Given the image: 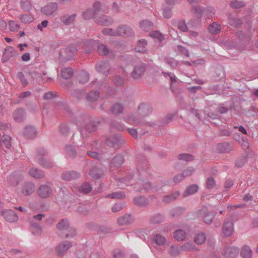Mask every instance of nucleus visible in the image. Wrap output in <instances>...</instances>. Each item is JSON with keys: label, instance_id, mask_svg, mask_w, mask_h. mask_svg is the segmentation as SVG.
Instances as JSON below:
<instances>
[{"label": "nucleus", "instance_id": "6e6552de", "mask_svg": "<svg viewBox=\"0 0 258 258\" xmlns=\"http://www.w3.org/2000/svg\"><path fill=\"white\" fill-rule=\"evenodd\" d=\"M77 50L75 47H68L61 50L60 55L62 58L69 59L74 55L77 52Z\"/></svg>", "mask_w": 258, "mask_h": 258}, {"label": "nucleus", "instance_id": "3c124183", "mask_svg": "<svg viewBox=\"0 0 258 258\" xmlns=\"http://www.w3.org/2000/svg\"><path fill=\"white\" fill-rule=\"evenodd\" d=\"M178 159L180 160L185 161L187 162L191 161L194 160V156L189 154L182 153L178 156Z\"/></svg>", "mask_w": 258, "mask_h": 258}, {"label": "nucleus", "instance_id": "473e14b6", "mask_svg": "<svg viewBox=\"0 0 258 258\" xmlns=\"http://www.w3.org/2000/svg\"><path fill=\"white\" fill-rule=\"evenodd\" d=\"M209 31L212 34H218L221 31V27L220 24L216 22H213L210 25L208 28Z\"/></svg>", "mask_w": 258, "mask_h": 258}, {"label": "nucleus", "instance_id": "f03ea898", "mask_svg": "<svg viewBox=\"0 0 258 258\" xmlns=\"http://www.w3.org/2000/svg\"><path fill=\"white\" fill-rule=\"evenodd\" d=\"M46 154L47 152L44 149H40L37 151V159L39 164L45 168H52L54 166L53 163L49 160L43 157Z\"/></svg>", "mask_w": 258, "mask_h": 258}, {"label": "nucleus", "instance_id": "f8f14e48", "mask_svg": "<svg viewBox=\"0 0 258 258\" xmlns=\"http://www.w3.org/2000/svg\"><path fill=\"white\" fill-rule=\"evenodd\" d=\"M116 29L117 36L125 35L126 36H131L134 34L133 30L126 25L120 26Z\"/></svg>", "mask_w": 258, "mask_h": 258}, {"label": "nucleus", "instance_id": "49530a36", "mask_svg": "<svg viewBox=\"0 0 258 258\" xmlns=\"http://www.w3.org/2000/svg\"><path fill=\"white\" fill-rule=\"evenodd\" d=\"M99 97V94L97 91H90L87 95V99L91 102L95 101Z\"/></svg>", "mask_w": 258, "mask_h": 258}, {"label": "nucleus", "instance_id": "13d9d810", "mask_svg": "<svg viewBox=\"0 0 258 258\" xmlns=\"http://www.w3.org/2000/svg\"><path fill=\"white\" fill-rule=\"evenodd\" d=\"M164 61L172 69H175L178 64L177 61L174 58H165Z\"/></svg>", "mask_w": 258, "mask_h": 258}, {"label": "nucleus", "instance_id": "7c9ffc66", "mask_svg": "<svg viewBox=\"0 0 258 258\" xmlns=\"http://www.w3.org/2000/svg\"><path fill=\"white\" fill-rule=\"evenodd\" d=\"M76 16V14L72 15H64L60 18V20L64 24L69 25L72 24L75 21Z\"/></svg>", "mask_w": 258, "mask_h": 258}, {"label": "nucleus", "instance_id": "5701e85b", "mask_svg": "<svg viewBox=\"0 0 258 258\" xmlns=\"http://www.w3.org/2000/svg\"><path fill=\"white\" fill-rule=\"evenodd\" d=\"M97 23L103 26H109L113 23L112 18L106 16H102L96 19Z\"/></svg>", "mask_w": 258, "mask_h": 258}, {"label": "nucleus", "instance_id": "e2e57ef3", "mask_svg": "<svg viewBox=\"0 0 258 258\" xmlns=\"http://www.w3.org/2000/svg\"><path fill=\"white\" fill-rule=\"evenodd\" d=\"M10 30L12 32H17L20 28V25L14 21H9Z\"/></svg>", "mask_w": 258, "mask_h": 258}, {"label": "nucleus", "instance_id": "338daca9", "mask_svg": "<svg viewBox=\"0 0 258 258\" xmlns=\"http://www.w3.org/2000/svg\"><path fill=\"white\" fill-rule=\"evenodd\" d=\"M111 126L118 131H122L124 130V126L122 124H120L119 122L115 121H112L111 122Z\"/></svg>", "mask_w": 258, "mask_h": 258}, {"label": "nucleus", "instance_id": "39448f33", "mask_svg": "<svg viewBox=\"0 0 258 258\" xmlns=\"http://www.w3.org/2000/svg\"><path fill=\"white\" fill-rule=\"evenodd\" d=\"M145 70V64L143 62H140L134 67V70L131 74V77L134 79H138L143 76Z\"/></svg>", "mask_w": 258, "mask_h": 258}, {"label": "nucleus", "instance_id": "37998d69", "mask_svg": "<svg viewBox=\"0 0 258 258\" xmlns=\"http://www.w3.org/2000/svg\"><path fill=\"white\" fill-rule=\"evenodd\" d=\"M97 52L100 55H106L109 53V50L106 45L101 44L98 46Z\"/></svg>", "mask_w": 258, "mask_h": 258}, {"label": "nucleus", "instance_id": "e433bc0d", "mask_svg": "<svg viewBox=\"0 0 258 258\" xmlns=\"http://www.w3.org/2000/svg\"><path fill=\"white\" fill-rule=\"evenodd\" d=\"M147 44V41L145 39L140 40L135 48L137 52H143L145 51V47Z\"/></svg>", "mask_w": 258, "mask_h": 258}, {"label": "nucleus", "instance_id": "4c0bfd02", "mask_svg": "<svg viewBox=\"0 0 258 258\" xmlns=\"http://www.w3.org/2000/svg\"><path fill=\"white\" fill-rule=\"evenodd\" d=\"M153 241L158 245L162 246L166 243V238L161 234H156L153 237Z\"/></svg>", "mask_w": 258, "mask_h": 258}, {"label": "nucleus", "instance_id": "5fc2aeb1", "mask_svg": "<svg viewBox=\"0 0 258 258\" xmlns=\"http://www.w3.org/2000/svg\"><path fill=\"white\" fill-rule=\"evenodd\" d=\"M79 190L84 194H87L91 191L92 187L89 183L85 182L80 187Z\"/></svg>", "mask_w": 258, "mask_h": 258}, {"label": "nucleus", "instance_id": "052dcab7", "mask_svg": "<svg viewBox=\"0 0 258 258\" xmlns=\"http://www.w3.org/2000/svg\"><path fill=\"white\" fill-rule=\"evenodd\" d=\"M32 232L33 234L39 235L42 232L41 227L36 223H33L31 224Z\"/></svg>", "mask_w": 258, "mask_h": 258}, {"label": "nucleus", "instance_id": "c756f323", "mask_svg": "<svg viewBox=\"0 0 258 258\" xmlns=\"http://www.w3.org/2000/svg\"><path fill=\"white\" fill-rule=\"evenodd\" d=\"M96 124L93 121L87 118L84 123V128L89 133L93 132L96 130Z\"/></svg>", "mask_w": 258, "mask_h": 258}, {"label": "nucleus", "instance_id": "4be33fe9", "mask_svg": "<svg viewBox=\"0 0 258 258\" xmlns=\"http://www.w3.org/2000/svg\"><path fill=\"white\" fill-rule=\"evenodd\" d=\"M240 256L242 258H252V251L248 246L244 245L241 247Z\"/></svg>", "mask_w": 258, "mask_h": 258}, {"label": "nucleus", "instance_id": "dca6fc26", "mask_svg": "<svg viewBox=\"0 0 258 258\" xmlns=\"http://www.w3.org/2000/svg\"><path fill=\"white\" fill-rule=\"evenodd\" d=\"M17 55V51L12 47L8 46L5 49L3 53L2 60L3 62H5L9 59L11 57Z\"/></svg>", "mask_w": 258, "mask_h": 258}, {"label": "nucleus", "instance_id": "a18cd8bd", "mask_svg": "<svg viewBox=\"0 0 258 258\" xmlns=\"http://www.w3.org/2000/svg\"><path fill=\"white\" fill-rule=\"evenodd\" d=\"M73 75V71L71 68H65L61 71V75L66 79H70Z\"/></svg>", "mask_w": 258, "mask_h": 258}, {"label": "nucleus", "instance_id": "a878e982", "mask_svg": "<svg viewBox=\"0 0 258 258\" xmlns=\"http://www.w3.org/2000/svg\"><path fill=\"white\" fill-rule=\"evenodd\" d=\"M36 134L37 131L33 126H27L24 129V135L28 138H33L36 136Z\"/></svg>", "mask_w": 258, "mask_h": 258}, {"label": "nucleus", "instance_id": "8fccbe9b", "mask_svg": "<svg viewBox=\"0 0 258 258\" xmlns=\"http://www.w3.org/2000/svg\"><path fill=\"white\" fill-rule=\"evenodd\" d=\"M70 131V128L66 123H62L59 128V134L63 136H67Z\"/></svg>", "mask_w": 258, "mask_h": 258}, {"label": "nucleus", "instance_id": "0eeeda50", "mask_svg": "<svg viewBox=\"0 0 258 258\" xmlns=\"http://www.w3.org/2000/svg\"><path fill=\"white\" fill-rule=\"evenodd\" d=\"M58 5L56 3H50L41 8V12L46 16L52 15L56 11Z\"/></svg>", "mask_w": 258, "mask_h": 258}, {"label": "nucleus", "instance_id": "20e7f679", "mask_svg": "<svg viewBox=\"0 0 258 258\" xmlns=\"http://www.w3.org/2000/svg\"><path fill=\"white\" fill-rule=\"evenodd\" d=\"M199 214L203 217L204 222L210 224L215 217V213L209 210L207 207H203L199 211Z\"/></svg>", "mask_w": 258, "mask_h": 258}, {"label": "nucleus", "instance_id": "de8ad7c7", "mask_svg": "<svg viewBox=\"0 0 258 258\" xmlns=\"http://www.w3.org/2000/svg\"><path fill=\"white\" fill-rule=\"evenodd\" d=\"M111 110L113 114H119L122 112L123 106L120 103H115L112 106Z\"/></svg>", "mask_w": 258, "mask_h": 258}, {"label": "nucleus", "instance_id": "f704fd0d", "mask_svg": "<svg viewBox=\"0 0 258 258\" xmlns=\"http://www.w3.org/2000/svg\"><path fill=\"white\" fill-rule=\"evenodd\" d=\"M132 222V219L130 215H126L124 216L119 217L117 219V223L120 225L128 224Z\"/></svg>", "mask_w": 258, "mask_h": 258}, {"label": "nucleus", "instance_id": "cd10ccee", "mask_svg": "<svg viewBox=\"0 0 258 258\" xmlns=\"http://www.w3.org/2000/svg\"><path fill=\"white\" fill-rule=\"evenodd\" d=\"M35 190V185L32 183H27L24 185L22 192L25 195H30Z\"/></svg>", "mask_w": 258, "mask_h": 258}, {"label": "nucleus", "instance_id": "f3484780", "mask_svg": "<svg viewBox=\"0 0 258 258\" xmlns=\"http://www.w3.org/2000/svg\"><path fill=\"white\" fill-rule=\"evenodd\" d=\"M138 111L141 115L146 116L151 113L152 108L149 104L142 103L138 106Z\"/></svg>", "mask_w": 258, "mask_h": 258}, {"label": "nucleus", "instance_id": "2f4dec72", "mask_svg": "<svg viewBox=\"0 0 258 258\" xmlns=\"http://www.w3.org/2000/svg\"><path fill=\"white\" fill-rule=\"evenodd\" d=\"M182 251H197L199 249L190 242H186L181 246Z\"/></svg>", "mask_w": 258, "mask_h": 258}, {"label": "nucleus", "instance_id": "c85d7f7f", "mask_svg": "<svg viewBox=\"0 0 258 258\" xmlns=\"http://www.w3.org/2000/svg\"><path fill=\"white\" fill-rule=\"evenodd\" d=\"M133 202L135 205L140 207H144L148 204V199L144 197L135 198Z\"/></svg>", "mask_w": 258, "mask_h": 258}, {"label": "nucleus", "instance_id": "6ab92c4d", "mask_svg": "<svg viewBox=\"0 0 258 258\" xmlns=\"http://www.w3.org/2000/svg\"><path fill=\"white\" fill-rule=\"evenodd\" d=\"M124 162V159L122 155H117L111 160L110 166L111 167H119Z\"/></svg>", "mask_w": 258, "mask_h": 258}, {"label": "nucleus", "instance_id": "c9c22d12", "mask_svg": "<svg viewBox=\"0 0 258 258\" xmlns=\"http://www.w3.org/2000/svg\"><path fill=\"white\" fill-rule=\"evenodd\" d=\"M206 239V234L203 232H201L195 235L194 241L196 244L201 245L205 242Z\"/></svg>", "mask_w": 258, "mask_h": 258}, {"label": "nucleus", "instance_id": "79ce46f5", "mask_svg": "<svg viewBox=\"0 0 258 258\" xmlns=\"http://www.w3.org/2000/svg\"><path fill=\"white\" fill-rule=\"evenodd\" d=\"M153 26V23L147 20H143L140 23V27L145 31H148L152 29Z\"/></svg>", "mask_w": 258, "mask_h": 258}, {"label": "nucleus", "instance_id": "7ed1b4c3", "mask_svg": "<svg viewBox=\"0 0 258 258\" xmlns=\"http://www.w3.org/2000/svg\"><path fill=\"white\" fill-rule=\"evenodd\" d=\"M106 143L108 146L115 149H118L125 143V140L120 135H115L106 139Z\"/></svg>", "mask_w": 258, "mask_h": 258}, {"label": "nucleus", "instance_id": "a211bd4d", "mask_svg": "<svg viewBox=\"0 0 258 258\" xmlns=\"http://www.w3.org/2000/svg\"><path fill=\"white\" fill-rule=\"evenodd\" d=\"M233 231V224L229 220H227L224 223L223 226V233L225 236L231 235Z\"/></svg>", "mask_w": 258, "mask_h": 258}, {"label": "nucleus", "instance_id": "58836bf2", "mask_svg": "<svg viewBox=\"0 0 258 258\" xmlns=\"http://www.w3.org/2000/svg\"><path fill=\"white\" fill-rule=\"evenodd\" d=\"M186 235L185 232L181 229L177 230L174 233V237L178 241L183 240L186 237Z\"/></svg>", "mask_w": 258, "mask_h": 258}, {"label": "nucleus", "instance_id": "c03bdc74", "mask_svg": "<svg viewBox=\"0 0 258 258\" xmlns=\"http://www.w3.org/2000/svg\"><path fill=\"white\" fill-rule=\"evenodd\" d=\"M185 211V209L183 207H177L172 209L170 213L172 217H178L181 215Z\"/></svg>", "mask_w": 258, "mask_h": 258}, {"label": "nucleus", "instance_id": "69168bd1", "mask_svg": "<svg viewBox=\"0 0 258 258\" xmlns=\"http://www.w3.org/2000/svg\"><path fill=\"white\" fill-rule=\"evenodd\" d=\"M216 185L215 180L213 177H209L206 181V187L208 189L213 188Z\"/></svg>", "mask_w": 258, "mask_h": 258}, {"label": "nucleus", "instance_id": "4d7b16f0", "mask_svg": "<svg viewBox=\"0 0 258 258\" xmlns=\"http://www.w3.org/2000/svg\"><path fill=\"white\" fill-rule=\"evenodd\" d=\"M65 151L66 154L70 157H73L76 155V152L74 147L71 145L66 146Z\"/></svg>", "mask_w": 258, "mask_h": 258}, {"label": "nucleus", "instance_id": "412c9836", "mask_svg": "<svg viewBox=\"0 0 258 258\" xmlns=\"http://www.w3.org/2000/svg\"><path fill=\"white\" fill-rule=\"evenodd\" d=\"M89 175L93 179L97 180L102 177L103 171L101 169L94 167L90 170Z\"/></svg>", "mask_w": 258, "mask_h": 258}, {"label": "nucleus", "instance_id": "774afa93", "mask_svg": "<svg viewBox=\"0 0 258 258\" xmlns=\"http://www.w3.org/2000/svg\"><path fill=\"white\" fill-rule=\"evenodd\" d=\"M29 74L33 80L39 81L42 79L41 74L36 71L30 72Z\"/></svg>", "mask_w": 258, "mask_h": 258}, {"label": "nucleus", "instance_id": "680f3d73", "mask_svg": "<svg viewBox=\"0 0 258 258\" xmlns=\"http://www.w3.org/2000/svg\"><path fill=\"white\" fill-rule=\"evenodd\" d=\"M116 33V29L114 30L109 28H106L102 30V33L107 35L116 36L117 34Z\"/></svg>", "mask_w": 258, "mask_h": 258}, {"label": "nucleus", "instance_id": "4468645a", "mask_svg": "<svg viewBox=\"0 0 258 258\" xmlns=\"http://www.w3.org/2000/svg\"><path fill=\"white\" fill-rule=\"evenodd\" d=\"M23 179L20 173H13L8 177L9 183L14 186H17Z\"/></svg>", "mask_w": 258, "mask_h": 258}, {"label": "nucleus", "instance_id": "603ef678", "mask_svg": "<svg viewBox=\"0 0 258 258\" xmlns=\"http://www.w3.org/2000/svg\"><path fill=\"white\" fill-rule=\"evenodd\" d=\"M148 168V162L146 160H144L138 164L137 169L140 174L142 172L145 171Z\"/></svg>", "mask_w": 258, "mask_h": 258}, {"label": "nucleus", "instance_id": "1a4fd4ad", "mask_svg": "<svg viewBox=\"0 0 258 258\" xmlns=\"http://www.w3.org/2000/svg\"><path fill=\"white\" fill-rule=\"evenodd\" d=\"M39 196L43 198L50 197L52 194V189L51 186L47 184H43L40 186L38 190Z\"/></svg>", "mask_w": 258, "mask_h": 258}, {"label": "nucleus", "instance_id": "ddd939ff", "mask_svg": "<svg viewBox=\"0 0 258 258\" xmlns=\"http://www.w3.org/2000/svg\"><path fill=\"white\" fill-rule=\"evenodd\" d=\"M3 217L6 220L10 222H15L18 219L17 214L12 210H4Z\"/></svg>", "mask_w": 258, "mask_h": 258}, {"label": "nucleus", "instance_id": "72a5a7b5", "mask_svg": "<svg viewBox=\"0 0 258 258\" xmlns=\"http://www.w3.org/2000/svg\"><path fill=\"white\" fill-rule=\"evenodd\" d=\"M11 138L8 135H4L0 140V145L5 146L7 148L10 149L11 146Z\"/></svg>", "mask_w": 258, "mask_h": 258}, {"label": "nucleus", "instance_id": "9d476101", "mask_svg": "<svg viewBox=\"0 0 258 258\" xmlns=\"http://www.w3.org/2000/svg\"><path fill=\"white\" fill-rule=\"evenodd\" d=\"M72 245L71 242L64 241L56 247V252L58 255L62 256Z\"/></svg>", "mask_w": 258, "mask_h": 258}, {"label": "nucleus", "instance_id": "a19ab883", "mask_svg": "<svg viewBox=\"0 0 258 258\" xmlns=\"http://www.w3.org/2000/svg\"><path fill=\"white\" fill-rule=\"evenodd\" d=\"M181 251H182V250H181V247H179L176 245H172L170 246L169 252L171 256L175 257L179 255Z\"/></svg>", "mask_w": 258, "mask_h": 258}, {"label": "nucleus", "instance_id": "bf43d9fd", "mask_svg": "<svg viewBox=\"0 0 258 258\" xmlns=\"http://www.w3.org/2000/svg\"><path fill=\"white\" fill-rule=\"evenodd\" d=\"M164 216L160 214L153 216L151 218L152 222L155 224L160 223L164 221Z\"/></svg>", "mask_w": 258, "mask_h": 258}, {"label": "nucleus", "instance_id": "f257e3e1", "mask_svg": "<svg viewBox=\"0 0 258 258\" xmlns=\"http://www.w3.org/2000/svg\"><path fill=\"white\" fill-rule=\"evenodd\" d=\"M56 227L58 230V235L62 238H69L76 234V231L70 228V224L67 219H63L57 224Z\"/></svg>", "mask_w": 258, "mask_h": 258}, {"label": "nucleus", "instance_id": "9b49d317", "mask_svg": "<svg viewBox=\"0 0 258 258\" xmlns=\"http://www.w3.org/2000/svg\"><path fill=\"white\" fill-rule=\"evenodd\" d=\"M96 69L97 71L105 76L110 74L111 68L108 62H100L96 64Z\"/></svg>", "mask_w": 258, "mask_h": 258}, {"label": "nucleus", "instance_id": "6e6d98bb", "mask_svg": "<svg viewBox=\"0 0 258 258\" xmlns=\"http://www.w3.org/2000/svg\"><path fill=\"white\" fill-rule=\"evenodd\" d=\"M218 148L222 152H229L232 149L231 146L227 143L219 144L218 145Z\"/></svg>", "mask_w": 258, "mask_h": 258}, {"label": "nucleus", "instance_id": "09e8293b", "mask_svg": "<svg viewBox=\"0 0 258 258\" xmlns=\"http://www.w3.org/2000/svg\"><path fill=\"white\" fill-rule=\"evenodd\" d=\"M89 76L88 73L82 71L78 76V80L80 83H85L89 81Z\"/></svg>", "mask_w": 258, "mask_h": 258}, {"label": "nucleus", "instance_id": "b1692460", "mask_svg": "<svg viewBox=\"0 0 258 258\" xmlns=\"http://www.w3.org/2000/svg\"><path fill=\"white\" fill-rule=\"evenodd\" d=\"M25 111L22 109H17L13 114L14 120L17 122L22 121L25 118Z\"/></svg>", "mask_w": 258, "mask_h": 258}, {"label": "nucleus", "instance_id": "0e129e2a", "mask_svg": "<svg viewBox=\"0 0 258 258\" xmlns=\"http://www.w3.org/2000/svg\"><path fill=\"white\" fill-rule=\"evenodd\" d=\"M231 8L233 9H239L244 6V4L242 2L237 1V0H233L230 4Z\"/></svg>", "mask_w": 258, "mask_h": 258}, {"label": "nucleus", "instance_id": "aec40b11", "mask_svg": "<svg viewBox=\"0 0 258 258\" xmlns=\"http://www.w3.org/2000/svg\"><path fill=\"white\" fill-rule=\"evenodd\" d=\"M29 173L31 176L37 179H41L45 177L44 172L42 170L38 168H31L29 170Z\"/></svg>", "mask_w": 258, "mask_h": 258}, {"label": "nucleus", "instance_id": "864d4df0", "mask_svg": "<svg viewBox=\"0 0 258 258\" xmlns=\"http://www.w3.org/2000/svg\"><path fill=\"white\" fill-rule=\"evenodd\" d=\"M17 78L20 80L24 87L28 85V81L24 74L22 72H19L17 74Z\"/></svg>", "mask_w": 258, "mask_h": 258}, {"label": "nucleus", "instance_id": "bb28decb", "mask_svg": "<svg viewBox=\"0 0 258 258\" xmlns=\"http://www.w3.org/2000/svg\"><path fill=\"white\" fill-rule=\"evenodd\" d=\"M199 187L196 184H191L189 185L186 188L185 191L183 193V197H186L187 196L191 195L198 191Z\"/></svg>", "mask_w": 258, "mask_h": 258}, {"label": "nucleus", "instance_id": "393cba45", "mask_svg": "<svg viewBox=\"0 0 258 258\" xmlns=\"http://www.w3.org/2000/svg\"><path fill=\"white\" fill-rule=\"evenodd\" d=\"M179 195L180 192L179 191H175L169 195L164 196L163 198V202L166 204L170 203L176 200Z\"/></svg>", "mask_w": 258, "mask_h": 258}, {"label": "nucleus", "instance_id": "2eb2a0df", "mask_svg": "<svg viewBox=\"0 0 258 258\" xmlns=\"http://www.w3.org/2000/svg\"><path fill=\"white\" fill-rule=\"evenodd\" d=\"M80 177V173L73 170L64 172L61 175L62 179L67 181L75 180L79 178Z\"/></svg>", "mask_w": 258, "mask_h": 258}, {"label": "nucleus", "instance_id": "423d86ee", "mask_svg": "<svg viewBox=\"0 0 258 258\" xmlns=\"http://www.w3.org/2000/svg\"><path fill=\"white\" fill-rule=\"evenodd\" d=\"M239 249L237 247L229 246L226 247L222 252V254L225 258H235L238 253Z\"/></svg>", "mask_w": 258, "mask_h": 258}, {"label": "nucleus", "instance_id": "ea45409f", "mask_svg": "<svg viewBox=\"0 0 258 258\" xmlns=\"http://www.w3.org/2000/svg\"><path fill=\"white\" fill-rule=\"evenodd\" d=\"M125 195L123 191L114 192L106 195L105 197L107 198L121 199H124Z\"/></svg>", "mask_w": 258, "mask_h": 258}]
</instances>
